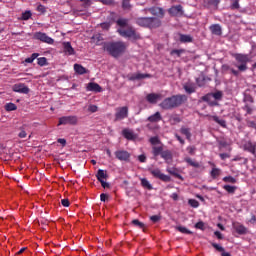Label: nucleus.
Here are the masks:
<instances>
[{"instance_id": "nucleus-30", "label": "nucleus", "mask_w": 256, "mask_h": 256, "mask_svg": "<svg viewBox=\"0 0 256 256\" xmlns=\"http://www.w3.org/2000/svg\"><path fill=\"white\" fill-rule=\"evenodd\" d=\"M180 132L182 133V135H185L186 139H188V141H191V129L187 128V127H182L180 129Z\"/></svg>"}, {"instance_id": "nucleus-46", "label": "nucleus", "mask_w": 256, "mask_h": 256, "mask_svg": "<svg viewBox=\"0 0 256 256\" xmlns=\"http://www.w3.org/2000/svg\"><path fill=\"white\" fill-rule=\"evenodd\" d=\"M38 65H40V67H44V65H47V58L45 57L38 58Z\"/></svg>"}, {"instance_id": "nucleus-40", "label": "nucleus", "mask_w": 256, "mask_h": 256, "mask_svg": "<svg viewBox=\"0 0 256 256\" xmlns=\"http://www.w3.org/2000/svg\"><path fill=\"white\" fill-rule=\"evenodd\" d=\"M37 57H39V54L33 53L31 55V57L25 59V63H33V61H35V59H37Z\"/></svg>"}, {"instance_id": "nucleus-20", "label": "nucleus", "mask_w": 256, "mask_h": 256, "mask_svg": "<svg viewBox=\"0 0 256 256\" xmlns=\"http://www.w3.org/2000/svg\"><path fill=\"white\" fill-rule=\"evenodd\" d=\"M180 43H193V36L187 34H179Z\"/></svg>"}, {"instance_id": "nucleus-19", "label": "nucleus", "mask_w": 256, "mask_h": 256, "mask_svg": "<svg viewBox=\"0 0 256 256\" xmlns=\"http://www.w3.org/2000/svg\"><path fill=\"white\" fill-rule=\"evenodd\" d=\"M148 11H150L152 15H156L157 17L165 16V11L163 10V8L153 7L148 9Z\"/></svg>"}, {"instance_id": "nucleus-62", "label": "nucleus", "mask_w": 256, "mask_h": 256, "mask_svg": "<svg viewBox=\"0 0 256 256\" xmlns=\"http://www.w3.org/2000/svg\"><path fill=\"white\" fill-rule=\"evenodd\" d=\"M100 3H103V5H112L113 0H99Z\"/></svg>"}, {"instance_id": "nucleus-42", "label": "nucleus", "mask_w": 256, "mask_h": 256, "mask_svg": "<svg viewBox=\"0 0 256 256\" xmlns=\"http://www.w3.org/2000/svg\"><path fill=\"white\" fill-rule=\"evenodd\" d=\"M213 120L218 123V125H221V127H226L227 123L225 120L219 119V117L214 116Z\"/></svg>"}, {"instance_id": "nucleus-43", "label": "nucleus", "mask_w": 256, "mask_h": 256, "mask_svg": "<svg viewBox=\"0 0 256 256\" xmlns=\"http://www.w3.org/2000/svg\"><path fill=\"white\" fill-rule=\"evenodd\" d=\"M150 143H151V145H153V147H155L157 145H161V141H159L158 137L150 138Z\"/></svg>"}, {"instance_id": "nucleus-13", "label": "nucleus", "mask_w": 256, "mask_h": 256, "mask_svg": "<svg viewBox=\"0 0 256 256\" xmlns=\"http://www.w3.org/2000/svg\"><path fill=\"white\" fill-rule=\"evenodd\" d=\"M233 229H235V231H236V233H238V235H245V234H247V228L245 226H243V224H241L239 222L233 223Z\"/></svg>"}, {"instance_id": "nucleus-36", "label": "nucleus", "mask_w": 256, "mask_h": 256, "mask_svg": "<svg viewBox=\"0 0 256 256\" xmlns=\"http://www.w3.org/2000/svg\"><path fill=\"white\" fill-rule=\"evenodd\" d=\"M31 11H25L22 13V16H21V21H29V19H31Z\"/></svg>"}, {"instance_id": "nucleus-48", "label": "nucleus", "mask_w": 256, "mask_h": 256, "mask_svg": "<svg viewBox=\"0 0 256 256\" xmlns=\"http://www.w3.org/2000/svg\"><path fill=\"white\" fill-rule=\"evenodd\" d=\"M188 203H189V205H190L191 207H194V208L199 207V201H197V200H195V199H190V200L188 201Z\"/></svg>"}, {"instance_id": "nucleus-29", "label": "nucleus", "mask_w": 256, "mask_h": 256, "mask_svg": "<svg viewBox=\"0 0 256 256\" xmlns=\"http://www.w3.org/2000/svg\"><path fill=\"white\" fill-rule=\"evenodd\" d=\"M210 31L214 35H221V26L219 24H214V25L210 26Z\"/></svg>"}, {"instance_id": "nucleus-11", "label": "nucleus", "mask_w": 256, "mask_h": 256, "mask_svg": "<svg viewBox=\"0 0 256 256\" xmlns=\"http://www.w3.org/2000/svg\"><path fill=\"white\" fill-rule=\"evenodd\" d=\"M12 90L15 93H24V95H27V93H29V87H27L25 84L23 83H19V84H15L12 87Z\"/></svg>"}, {"instance_id": "nucleus-31", "label": "nucleus", "mask_w": 256, "mask_h": 256, "mask_svg": "<svg viewBox=\"0 0 256 256\" xmlns=\"http://www.w3.org/2000/svg\"><path fill=\"white\" fill-rule=\"evenodd\" d=\"M245 149L249 151V153H252V155H255L256 146L255 144L248 142L245 144Z\"/></svg>"}, {"instance_id": "nucleus-22", "label": "nucleus", "mask_w": 256, "mask_h": 256, "mask_svg": "<svg viewBox=\"0 0 256 256\" xmlns=\"http://www.w3.org/2000/svg\"><path fill=\"white\" fill-rule=\"evenodd\" d=\"M63 47H64V52H66L67 55H75V50L71 46L70 42H64Z\"/></svg>"}, {"instance_id": "nucleus-1", "label": "nucleus", "mask_w": 256, "mask_h": 256, "mask_svg": "<svg viewBox=\"0 0 256 256\" xmlns=\"http://www.w3.org/2000/svg\"><path fill=\"white\" fill-rule=\"evenodd\" d=\"M187 101V96L185 95H174L169 98H166L162 101L160 104V107L165 110L169 109H175L176 107H179L183 105Z\"/></svg>"}, {"instance_id": "nucleus-45", "label": "nucleus", "mask_w": 256, "mask_h": 256, "mask_svg": "<svg viewBox=\"0 0 256 256\" xmlns=\"http://www.w3.org/2000/svg\"><path fill=\"white\" fill-rule=\"evenodd\" d=\"M206 3H208V5H212L213 7H218L221 0H206Z\"/></svg>"}, {"instance_id": "nucleus-21", "label": "nucleus", "mask_w": 256, "mask_h": 256, "mask_svg": "<svg viewBox=\"0 0 256 256\" xmlns=\"http://www.w3.org/2000/svg\"><path fill=\"white\" fill-rule=\"evenodd\" d=\"M74 71L78 75H85V73H89V71L80 64H74Z\"/></svg>"}, {"instance_id": "nucleus-10", "label": "nucleus", "mask_w": 256, "mask_h": 256, "mask_svg": "<svg viewBox=\"0 0 256 256\" xmlns=\"http://www.w3.org/2000/svg\"><path fill=\"white\" fill-rule=\"evenodd\" d=\"M168 13H170L172 17H181V15H183V6L181 5L172 6L168 10Z\"/></svg>"}, {"instance_id": "nucleus-16", "label": "nucleus", "mask_w": 256, "mask_h": 256, "mask_svg": "<svg viewBox=\"0 0 256 256\" xmlns=\"http://www.w3.org/2000/svg\"><path fill=\"white\" fill-rule=\"evenodd\" d=\"M122 135H123V137H125V139H128L129 141H133V140L137 139V135H135V133L131 129H127V128L124 129L122 131Z\"/></svg>"}, {"instance_id": "nucleus-47", "label": "nucleus", "mask_w": 256, "mask_h": 256, "mask_svg": "<svg viewBox=\"0 0 256 256\" xmlns=\"http://www.w3.org/2000/svg\"><path fill=\"white\" fill-rule=\"evenodd\" d=\"M182 53H185L184 49H180V50L175 49L171 51V55H177V57H181Z\"/></svg>"}, {"instance_id": "nucleus-63", "label": "nucleus", "mask_w": 256, "mask_h": 256, "mask_svg": "<svg viewBox=\"0 0 256 256\" xmlns=\"http://www.w3.org/2000/svg\"><path fill=\"white\" fill-rule=\"evenodd\" d=\"M231 7L233 8V9H239V1H234L233 3H232V5H231Z\"/></svg>"}, {"instance_id": "nucleus-4", "label": "nucleus", "mask_w": 256, "mask_h": 256, "mask_svg": "<svg viewBox=\"0 0 256 256\" xmlns=\"http://www.w3.org/2000/svg\"><path fill=\"white\" fill-rule=\"evenodd\" d=\"M118 33L121 35V37H128L129 39H139L140 36L137 32H135V29L129 27L127 29L120 28L118 29Z\"/></svg>"}, {"instance_id": "nucleus-7", "label": "nucleus", "mask_w": 256, "mask_h": 256, "mask_svg": "<svg viewBox=\"0 0 256 256\" xmlns=\"http://www.w3.org/2000/svg\"><path fill=\"white\" fill-rule=\"evenodd\" d=\"M149 172L151 173V175H153V177H156V179H160L165 183H169V181H171V177L161 173V170L159 168L149 169Z\"/></svg>"}, {"instance_id": "nucleus-35", "label": "nucleus", "mask_w": 256, "mask_h": 256, "mask_svg": "<svg viewBox=\"0 0 256 256\" xmlns=\"http://www.w3.org/2000/svg\"><path fill=\"white\" fill-rule=\"evenodd\" d=\"M177 231H179L180 233H184L186 235H191V230L187 229L186 227H183V226H177L176 227Z\"/></svg>"}, {"instance_id": "nucleus-14", "label": "nucleus", "mask_w": 256, "mask_h": 256, "mask_svg": "<svg viewBox=\"0 0 256 256\" xmlns=\"http://www.w3.org/2000/svg\"><path fill=\"white\" fill-rule=\"evenodd\" d=\"M146 101L152 105H155L157 101H161V94L150 93L146 96Z\"/></svg>"}, {"instance_id": "nucleus-15", "label": "nucleus", "mask_w": 256, "mask_h": 256, "mask_svg": "<svg viewBox=\"0 0 256 256\" xmlns=\"http://www.w3.org/2000/svg\"><path fill=\"white\" fill-rule=\"evenodd\" d=\"M223 97V93L221 91L212 93V94H207L206 96L203 97V101L209 102L212 99L219 100Z\"/></svg>"}, {"instance_id": "nucleus-51", "label": "nucleus", "mask_w": 256, "mask_h": 256, "mask_svg": "<svg viewBox=\"0 0 256 256\" xmlns=\"http://www.w3.org/2000/svg\"><path fill=\"white\" fill-rule=\"evenodd\" d=\"M80 2L82 3L83 7H85V8L91 7V0H80Z\"/></svg>"}, {"instance_id": "nucleus-39", "label": "nucleus", "mask_w": 256, "mask_h": 256, "mask_svg": "<svg viewBox=\"0 0 256 256\" xmlns=\"http://www.w3.org/2000/svg\"><path fill=\"white\" fill-rule=\"evenodd\" d=\"M5 109L7 111H17V105H15L14 103H7L5 105Z\"/></svg>"}, {"instance_id": "nucleus-27", "label": "nucleus", "mask_w": 256, "mask_h": 256, "mask_svg": "<svg viewBox=\"0 0 256 256\" xmlns=\"http://www.w3.org/2000/svg\"><path fill=\"white\" fill-rule=\"evenodd\" d=\"M92 43H95V45H102L103 44V36L101 34H95L91 38Z\"/></svg>"}, {"instance_id": "nucleus-17", "label": "nucleus", "mask_w": 256, "mask_h": 256, "mask_svg": "<svg viewBox=\"0 0 256 256\" xmlns=\"http://www.w3.org/2000/svg\"><path fill=\"white\" fill-rule=\"evenodd\" d=\"M87 91H93L94 93H101L103 91V88L100 87L99 84L90 82L87 85Z\"/></svg>"}, {"instance_id": "nucleus-56", "label": "nucleus", "mask_w": 256, "mask_h": 256, "mask_svg": "<svg viewBox=\"0 0 256 256\" xmlns=\"http://www.w3.org/2000/svg\"><path fill=\"white\" fill-rule=\"evenodd\" d=\"M212 247H214V249H216L217 251H220V252H223V251H225V249L222 247V246H220L219 244H212Z\"/></svg>"}, {"instance_id": "nucleus-59", "label": "nucleus", "mask_w": 256, "mask_h": 256, "mask_svg": "<svg viewBox=\"0 0 256 256\" xmlns=\"http://www.w3.org/2000/svg\"><path fill=\"white\" fill-rule=\"evenodd\" d=\"M37 11H39V13H45V6L39 4L37 6Z\"/></svg>"}, {"instance_id": "nucleus-41", "label": "nucleus", "mask_w": 256, "mask_h": 256, "mask_svg": "<svg viewBox=\"0 0 256 256\" xmlns=\"http://www.w3.org/2000/svg\"><path fill=\"white\" fill-rule=\"evenodd\" d=\"M223 181L224 183H237V179L233 178V176H226Z\"/></svg>"}, {"instance_id": "nucleus-5", "label": "nucleus", "mask_w": 256, "mask_h": 256, "mask_svg": "<svg viewBox=\"0 0 256 256\" xmlns=\"http://www.w3.org/2000/svg\"><path fill=\"white\" fill-rule=\"evenodd\" d=\"M236 61L240 63V65H236L239 71H247V63H249V56L245 54H237L235 56Z\"/></svg>"}, {"instance_id": "nucleus-33", "label": "nucleus", "mask_w": 256, "mask_h": 256, "mask_svg": "<svg viewBox=\"0 0 256 256\" xmlns=\"http://www.w3.org/2000/svg\"><path fill=\"white\" fill-rule=\"evenodd\" d=\"M131 0H122V9L124 11H131Z\"/></svg>"}, {"instance_id": "nucleus-6", "label": "nucleus", "mask_w": 256, "mask_h": 256, "mask_svg": "<svg viewBox=\"0 0 256 256\" xmlns=\"http://www.w3.org/2000/svg\"><path fill=\"white\" fill-rule=\"evenodd\" d=\"M129 117V108L127 106H123L116 109L115 121H123V119H127Z\"/></svg>"}, {"instance_id": "nucleus-2", "label": "nucleus", "mask_w": 256, "mask_h": 256, "mask_svg": "<svg viewBox=\"0 0 256 256\" xmlns=\"http://www.w3.org/2000/svg\"><path fill=\"white\" fill-rule=\"evenodd\" d=\"M127 49V44L124 42H112L104 44V51L109 52L112 57H121Z\"/></svg>"}, {"instance_id": "nucleus-57", "label": "nucleus", "mask_w": 256, "mask_h": 256, "mask_svg": "<svg viewBox=\"0 0 256 256\" xmlns=\"http://www.w3.org/2000/svg\"><path fill=\"white\" fill-rule=\"evenodd\" d=\"M100 27H102L104 30H109V27H111V24H109L108 22H104L102 24H100Z\"/></svg>"}, {"instance_id": "nucleus-3", "label": "nucleus", "mask_w": 256, "mask_h": 256, "mask_svg": "<svg viewBox=\"0 0 256 256\" xmlns=\"http://www.w3.org/2000/svg\"><path fill=\"white\" fill-rule=\"evenodd\" d=\"M136 23L140 27H148V29H157V27H161V20L158 18L141 17L136 19Z\"/></svg>"}, {"instance_id": "nucleus-44", "label": "nucleus", "mask_w": 256, "mask_h": 256, "mask_svg": "<svg viewBox=\"0 0 256 256\" xmlns=\"http://www.w3.org/2000/svg\"><path fill=\"white\" fill-rule=\"evenodd\" d=\"M185 161H186V163H189V165H191V167L199 168L198 162L193 161V159L186 158Z\"/></svg>"}, {"instance_id": "nucleus-32", "label": "nucleus", "mask_w": 256, "mask_h": 256, "mask_svg": "<svg viewBox=\"0 0 256 256\" xmlns=\"http://www.w3.org/2000/svg\"><path fill=\"white\" fill-rule=\"evenodd\" d=\"M141 185L142 187H144V189H148L149 191L153 189V186L151 185V183H149V180H147V178L141 179Z\"/></svg>"}, {"instance_id": "nucleus-49", "label": "nucleus", "mask_w": 256, "mask_h": 256, "mask_svg": "<svg viewBox=\"0 0 256 256\" xmlns=\"http://www.w3.org/2000/svg\"><path fill=\"white\" fill-rule=\"evenodd\" d=\"M18 137L20 139H25L27 137V132L25 131V129L23 128L20 129V133L18 134Z\"/></svg>"}, {"instance_id": "nucleus-54", "label": "nucleus", "mask_w": 256, "mask_h": 256, "mask_svg": "<svg viewBox=\"0 0 256 256\" xmlns=\"http://www.w3.org/2000/svg\"><path fill=\"white\" fill-rule=\"evenodd\" d=\"M133 225H136V227H139L140 229H143L144 225L143 223L139 222V220H133Z\"/></svg>"}, {"instance_id": "nucleus-38", "label": "nucleus", "mask_w": 256, "mask_h": 256, "mask_svg": "<svg viewBox=\"0 0 256 256\" xmlns=\"http://www.w3.org/2000/svg\"><path fill=\"white\" fill-rule=\"evenodd\" d=\"M223 189L227 191V193H235V191H237V187L231 185H224Z\"/></svg>"}, {"instance_id": "nucleus-37", "label": "nucleus", "mask_w": 256, "mask_h": 256, "mask_svg": "<svg viewBox=\"0 0 256 256\" xmlns=\"http://www.w3.org/2000/svg\"><path fill=\"white\" fill-rule=\"evenodd\" d=\"M221 175V169L219 168H213L211 171V177H213V179H217V177H219Z\"/></svg>"}, {"instance_id": "nucleus-61", "label": "nucleus", "mask_w": 256, "mask_h": 256, "mask_svg": "<svg viewBox=\"0 0 256 256\" xmlns=\"http://www.w3.org/2000/svg\"><path fill=\"white\" fill-rule=\"evenodd\" d=\"M150 219L153 223H157V221H159V219H161V217L154 215V216H151Z\"/></svg>"}, {"instance_id": "nucleus-18", "label": "nucleus", "mask_w": 256, "mask_h": 256, "mask_svg": "<svg viewBox=\"0 0 256 256\" xmlns=\"http://www.w3.org/2000/svg\"><path fill=\"white\" fill-rule=\"evenodd\" d=\"M162 159L165 160L166 163H173V154L169 150L163 151L161 154Z\"/></svg>"}, {"instance_id": "nucleus-23", "label": "nucleus", "mask_w": 256, "mask_h": 256, "mask_svg": "<svg viewBox=\"0 0 256 256\" xmlns=\"http://www.w3.org/2000/svg\"><path fill=\"white\" fill-rule=\"evenodd\" d=\"M152 153H153L154 157H159V155H161L163 153V144L153 146Z\"/></svg>"}, {"instance_id": "nucleus-58", "label": "nucleus", "mask_w": 256, "mask_h": 256, "mask_svg": "<svg viewBox=\"0 0 256 256\" xmlns=\"http://www.w3.org/2000/svg\"><path fill=\"white\" fill-rule=\"evenodd\" d=\"M61 204L63 205V207H69V199H62Z\"/></svg>"}, {"instance_id": "nucleus-55", "label": "nucleus", "mask_w": 256, "mask_h": 256, "mask_svg": "<svg viewBox=\"0 0 256 256\" xmlns=\"http://www.w3.org/2000/svg\"><path fill=\"white\" fill-rule=\"evenodd\" d=\"M244 111H246L247 115H251V113H253V108H251L249 105H246L244 107Z\"/></svg>"}, {"instance_id": "nucleus-34", "label": "nucleus", "mask_w": 256, "mask_h": 256, "mask_svg": "<svg viewBox=\"0 0 256 256\" xmlns=\"http://www.w3.org/2000/svg\"><path fill=\"white\" fill-rule=\"evenodd\" d=\"M128 23H129V20L125 18H120L117 20V25H119V27H122V29L123 27H127Z\"/></svg>"}, {"instance_id": "nucleus-26", "label": "nucleus", "mask_w": 256, "mask_h": 256, "mask_svg": "<svg viewBox=\"0 0 256 256\" xmlns=\"http://www.w3.org/2000/svg\"><path fill=\"white\" fill-rule=\"evenodd\" d=\"M96 177L100 182L105 181L107 179V171L99 169L96 174Z\"/></svg>"}, {"instance_id": "nucleus-28", "label": "nucleus", "mask_w": 256, "mask_h": 256, "mask_svg": "<svg viewBox=\"0 0 256 256\" xmlns=\"http://www.w3.org/2000/svg\"><path fill=\"white\" fill-rule=\"evenodd\" d=\"M197 87H195V84H191V83H187L184 85V90L186 91V93H195Z\"/></svg>"}, {"instance_id": "nucleus-8", "label": "nucleus", "mask_w": 256, "mask_h": 256, "mask_svg": "<svg viewBox=\"0 0 256 256\" xmlns=\"http://www.w3.org/2000/svg\"><path fill=\"white\" fill-rule=\"evenodd\" d=\"M78 121L77 116H63L59 118L58 125H77Z\"/></svg>"}, {"instance_id": "nucleus-12", "label": "nucleus", "mask_w": 256, "mask_h": 256, "mask_svg": "<svg viewBox=\"0 0 256 256\" xmlns=\"http://www.w3.org/2000/svg\"><path fill=\"white\" fill-rule=\"evenodd\" d=\"M115 155L119 161H128L131 157V154L125 150H118L116 151Z\"/></svg>"}, {"instance_id": "nucleus-52", "label": "nucleus", "mask_w": 256, "mask_h": 256, "mask_svg": "<svg viewBox=\"0 0 256 256\" xmlns=\"http://www.w3.org/2000/svg\"><path fill=\"white\" fill-rule=\"evenodd\" d=\"M195 228L196 229H201V231H203L205 229V223L198 222V223L195 224Z\"/></svg>"}, {"instance_id": "nucleus-60", "label": "nucleus", "mask_w": 256, "mask_h": 256, "mask_svg": "<svg viewBox=\"0 0 256 256\" xmlns=\"http://www.w3.org/2000/svg\"><path fill=\"white\" fill-rule=\"evenodd\" d=\"M195 146H189L188 148H187V151H188V153H190V155H193V153H195Z\"/></svg>"}, {"instance_id": "nucleus-53", "label": "nucleus", "mask_w": 256, "mask_h": 256, "mask_svg": "<svg viewBox=\"0 0 256 256\" xmlns=\"http://www.w3.org/2000/svg\"><path fill=\"white\" fill-rule=\"evenodd\" d=\"M98 107L96 105H90L88 107V111H90V113H97Z\"/></svg>"}, {"instance_id": "nucleus-50", "label": "nucleus", "mask_w": 256, "mask_h": 256, "mask_svg": "<svg viewBox=\"0 0 256 256\" xmlns=\"http://www.w3.org/2000/svg\"><path fill=\"white\" fill-rule=\"evenodd\" d=\"M167 171L168 173H170V175H174V177H179V174L177 173V170H175V168H168Z\"/></svg>"}, {"instance_id": "nucleus-9", "label": "nucleus", "mask_w": 256, "mask_h": 256, "mask_svg": "<svg viewBox=\"0 0 256 256\" xmlns=\"http://www.w3.org/2000/svg\"><path fill=\"white\" fill-rule=\"evenodd\" d=\"M34 39L42 41V43H47L48 45H53V43H55V40L53 38L47 36V34L43 32H36L34 34Z\"/></svg>"}, {"instance_id": "nucleus-24", "label": "nucleus", "mask_w": 256, "mask_h": 256, "mask_svg": "<svg viewBox=\"0 0 256 256\" xmlns=\"http://www.w3.org/2000/svg\"><path fill=\"white\" fill-rule=\"evenodd\" d=\"M161 113L156 112L154 115H151L150 117H148V121L150 123H159V121H161Z\"/></svg>"}, {"instance_id": "nucleus-64", "label": "nucleus", "mask_w": 256, "mask_h": 256, "mask_svg": "<svg viewBox=\"0 0 256 256\" xmlns=\"http://www.w3.org/2000/svg\"><path fill=\"white\" fill-rule=\"evenodd\" d=\"M229 154H227V153H222V154H220V158L223 160V161H225V159H229Z\"/></svg>"}, {"instance_id": "nucleus-25", "label": "nucleus", "mask_w": 256, "mask_h": 256, "mask_svg": "<svg viewBox=\"0 0 256 256\" xmlns=\"http://www.w3.org/2000/svg\"><path fill=\"white\" fill-rule=\"evenodd\" d=\"M147 77H151V75L149 74H141V73H136V74H132L131 77H130V80L131 81H136V80H139V79H145Z\"/></svg>"}]
</instances>
